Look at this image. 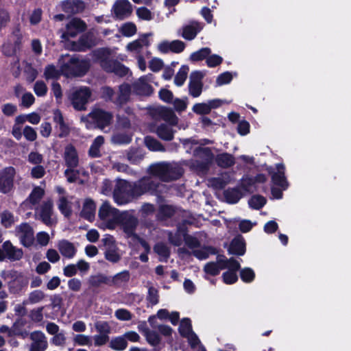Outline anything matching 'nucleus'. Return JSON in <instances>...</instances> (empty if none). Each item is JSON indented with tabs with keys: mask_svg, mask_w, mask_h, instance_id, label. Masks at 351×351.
<instances>
[{
	"mask_svg": "<svg viewBox=\"0 0 351 351\" xmlns=\"http://www.w3.org/2000/svg\"><path fill=\"white\" fill-rule=\"evenodd\" d=\"M136 15L142 20L150 21L153 19V14L145 7H141L136 10Z\"/></svg>",
	"mask_w": 351,
	"mask_h": 351,
	"instance_id": "6e6d98bb",
	"label": "nucleus"
},
{
	"mask_svg": "<svg viewBox=\"0 0 351 351\" xmlns=\"http://www.w3.org/2000/svg\"><path fill=\"white\" fill-rule=\"evenodd\" d=\"M128 346L127 341L123 336L117 337L111 339L110 347L117 351H121L126 348Z\"/></svg>",
	"mask_w": 351,
	"mask_h": 351,
	"instance_id": "4c0bfd02",
	"label": "nucleus"
},
{
	"mask_svg": "<svg viewBox=\"0 0 351 351\" xmlns=\"http://www.w3.org/2000/svg\"><path fill=\"white\" fill-rule=\"evenodd\" d=\"M121 34L127 37L134 35L136 32V27L132 23H125L120 28Z\"/></svg>",
	"mask_w": 351,
	"mask_h": 351,
	"instance_id": "09e8293b",
	"label": "nucleus"
},
{
	"mask_svg": "<svg viewBox=\"0 0 351 351\" xmlns=\"http://www.w3.org/2000/svg\"><path fill=\"white\" fill-rule=\"evenodd\" d=\"M210 53L211 50L210 48L204 47L191 53L190 59L192 61H199L205 58H207Z\"/></svg>",
	"mask_w": 351,
	"mask_h": 351,
	"instance_id": "a18cd8bd",
	"label": "nucleus"
},
{
	"mask_svg": "<svg viewBox=\"0 0 351 351\" xmlns=\"http://www.w3.org/2000/svg\"><path fill=\"white\" fill-rule=\"evenodd\" d=\"M104 143V137L98 136L93 141L89 149V154L92 157H98L100 155V147Z\"/></svg>",
	"mask_w": 351,
	"mask_h": 351,
	"instance_id": "ea45409f",
	"label": "nucleus"
},
{
	"mask_svg": "<svg viewBox=\"0 0 351 351\" xmlns=\"http://www.w3.org/2000/svg\"><path fill=\"white\" fill-rule=\"evenodd\" d=\"M57 246L63 256L71 258L75 254L76 249L75 246L66 240L60 241Z\"/></svg>",
	"mask_w": 351,
	"mask_h": 351,
	"instance_id": "7c9ffc66",
	"label": "nucleus"
},
{
	"mask_svg": "<svg viewBox=\"0 0 351 351\" xmlns=\"http://www.w3.org/2000/svg\"><path fill=\"white\" fill-rule=\"evenodd\" d=\"M223 104V101L219 99L209 100L206 103H197L193 106V111L198 114H208L212 109L219 107Z\"/></svg>",
	"mask_w": 351,
	"mask_h": 351,
	"instance_id": "6ab92c4d",
	"label": "nucleus"
},
{
	"mask_svg": "<svg viewBox=\"0 0 351 351\" xmlns=\"http://www.w3.org/2000/svg\"><path fill=\"white\" fill-rule=\"evenodd\" d=\"M23 134L24 135L25 138L29 141H34L37 138L36 130L29 125H26L24 128Z\"/></svg>",
	"mask_w": 351,
	"mask_h": 351,
	"instance_id": "338daca9",
	"label": "nucleus"
},
{
	"mask_svg": "<svg viewBox=\"0 0 351 351\" xmlns=\"http://www.w3.org/2000/svg\"><path fill=\"white\" fill-rule=\"evenodd\" d=\"M193 154L203 160L204 167L213 158V154L209 148L197 146V143H194Z\"/></svg>",
	"mask_w": 351,
	"mask_h": 351,
	"instance_id": "c756f323",
	"label": "nucleus"
},
{
	"mask_svg": "<svg viewBox=\"0 0 351 351\" xmlns=\"http://www.w3.org/2000/svg\"><path fill=\"white\" fill-rule=\"evenodd\" d=\"M179 331L182 336L187 338L192 348L195 349L197 346V351H206V349L199 344L197 335L192 331L190 319L185 318L181 321Z\"/></svg>",
	"mask_w": 351,
	"mask_h": 351,
	"instance_id": "0eeeda50",
	"label": "nucleus"
},
{
	"mask_svg": "<svg viewBox=\"0 0 351 351\" xmlns=\"http://www.w3.org/2000/svg\"><path fill=\"white\" fill-rule=\"evenodd\" d=\"M102 242L106 247V258L110 262L119 261L121 254L115 247L113 237L107 235L102 239Z\"/></svg>",
	"mask_w": 351,
	"mask_h": 351,
	"instance_id": "f3484780",
	"label": "nucleus"
},
{
	"mask_svg": "<svg viewBox=\"0 0 351 351\" xmlns=\"http://www.w3.org/2000/svg\"><path fill=\"white\" fill-rule=\"evenodd\" d=\"M59 62L61 64L62 73L66 76L84 75L90 66L87 60H80L69 55L63 56Z\"/></svg>",
	"mask_w": 351,
	"mask_h": 351,
	"instance_id": "20e7f679",
	"label": "nucleus"
},
{
	"mask_svg": "<svg viewBox=\"0 0 351 351\" xmlns=\"http://www.w3.org/2000/svg\"><path fill=\"white\" fill-rule=\"evenodd\" d=\"M15 174V169L12 167H5L0 171V192L7 193L12 189Z\"/></svg>",
	"mask_w": 351,
	"mask_h": 351,
	"instance_id": "1a4fd4ad",
	"label": "nucleus"
},
{
	"mask_svg": "<svg viewBox=\"0 0 351 351\" xmlns=\"http://www.w3.org/2000/svg\"><path fill=\"white\" fill-rule=\"evenodd\" d=\"M229 252L231 254L243 255L245 252V243L241 236L234 238L229 247Z\"/></svg>",
	"mask_w": 351,
	"mask_h": 351,
	"instance_id": "2f4dec72",
	"label": "nucleus"
},
{
	"mask_svg": "<svg viewBox=\"0 0 351 351\" xmlns=\"http://www.w3.org/2000/svg\"><path fill=\"white\" fill-rule=\"evenodd\" d=\"M243 194L239 189L227 190L225 192V197L228 202L231 204L237 203L242 197Z\"/></svg>",
	"mask_w": 351,
	"mask_h": 351,
	"instance_id": "37998d69",
	"label": "nucleus"
},
{
	"mask_svg": "<svg viewBox=\"0 0 351 351\" xmlns=\"http://www.w3.org/2000/svg\"><path fill=\"white\" fill-rule=\"evenodd\" d=\"M131 93V88L127 84H124L119 86V91L117 100L116 103L119 104H123L129 100L130 95Z\"/></svg>",
	"mask_w": 351,
	"mask_h": 351,
	"instance_id": "f704fd0d",
	"label": "nucleus"
},
{
	"mask_svg": "<svg viewBox=\"0 0 351 351\" xmlns=\"http://www.w3.org/2000/svg\"><path fill=\"white\" fill-rule=\"evenodd\" d=\"M64 158L68 167L75 168L78 165V156L76 149L72 145L65 147Z\"/></svg>",
	"mask_w": 351,
	"mask_h": 351,
	"instance_id": "cd10ccee",
	"label": "nucleus"
},
{
	"mask_svg": "<svg viewBox=\"0 0 351 351\" xmlns=\"http://www.w3.org/2000/svg\"><path fill=\"white\" fill-rule=\"evenodd\" d=\"M216 161L218 165L222 167H228L234 163V157L227 153L218 155L216 158Z\"/></svg>",
	"mask_w": 351,
	"mask_h": 351,
	"instance_id": "e433bc0d",
	"label": "nucleus"
},
{
	"mask_svg": "<svg viewBox=\"0 0 351 351\" xmlns=\"http://www.w3.org/2000/svg\"><path fill=\"white\" fill-rule=\"evenodd\" d=\"M131 136L125 134H117L112 138L113 143L116 144H128L131 141Z\"/></svg>",
	"mask_w": 351,
	"mask_h": 351,
	"instance_id": "bf43d9fd",
	"label": "nucleus"
},
{
	"mask_svg": "<svg viewBox=\"0 0 351 351\" xmlns=\"http://www.w3.org/2000/svg\"><path fill=\"white\" fill-rule=\"evenodd\" d=\"M232 80V75L230 72H225L218 76L216 83L218 86H222L228 84Z\"/></svg>",
	"mask_w": 351,
	"mask_h": 351,
	"instance_id": "774afa93",
	"label": "nucleus"
},
{
	"mask_svg": "<svg viewBox=\"0 0 351 351\" xmlns=\"http://www.w3.org/2000/svg\"><path fill=\"white\" fill-rule=\"evenodd\" d=\"M248 203L251 208L258 210L265 204L266 199L262 196L255 195L251 197Z\"/></svg>",
	"mask_w": 351,
	"mask_h": 351,
	"instance_id": "8fccbe9b",
	"label": "nucleus"
},
{
	"mask_svg": "<svg viewBox=\"0 0 351 351\" xmlns=\"http://www.w3.org/2000/svg\"><path fill=\"white\" fill-rule=\"evenodd\" d=\"M34 91L38 97H44L47 93V86L43 81L38 80L34 86Z\"/></svg>",
	"mask_w": 351,
	"mask_h": 351,
	"instance_id": "864d4df0",
	"label": "nucleus"
},
{
	"mask_svg": "<svg viewBox=\"0 0 351 351\" xmlns=\"http://www.w3.org/2000/svg\"><path fill=\"white\" fill-rule=\"evenodd\" d=\"M112 114L99 108L93 109L91 112L81 118V121L87 129L98 128L101 130L108 126L112 121Z\"/></svg>",
	"mask_w": 351,
	"mask_h": 351,
	"instance_id": "39448f33",
	"label": "nucleus"
},
{
	"mask_svg": "<svg viewBox=\"0 0 351 351\" xmlns=\"http://www.w3.org/2000/svg\"><path fill=\"white\" fill-rule=\"evenodd\" d=\"M24 72L26 76V80L29 83L35 80L38 73L37 70L33 68L31 65H27L25 67Z\"/></svg>",
	"mask_w": 351,
	"mask_h": 351,
	"instance_id": "052dcab7",
	"label": "nucleus"
},
{
	"mask_svg": "<svg viewBox=\"0 0 351 351\" xmlns=\"http://www.w3.org/2000/svg\"><path fill=\"white\" fill-rule=\"evenodd\" d=\"M58 208L65 217L70 216L71 213L69 202L64 196H62L59 199Z\"/></svg>",
	"mask_w": 351,
	"mask_h": 351,
	"instance_id": "49530a36",
	"label": "nucleus"
},
{
	"mask_svg": "<svg viewBox=\"0 0 351 351\" xmlns=\"http://www.w3.org/2000/svg\"><path fill=\"white\" fill-rule=\"evenodd\" d=\"M66 336L64 332H59L51 339V342L58 346H63L66 343Z\"/></svg>",
	"mask_w": 351,
	"mask_h": 351,
	"instance_id": "0e129e2a",
	"label": "nucleus"
},
{
	"mask_svg": "<svg viewBox=\"0 0 351 351\" xmlns=\"http://www.w3.org/2000/svg\"><path fill=\"white\" fill-rule=\"evenodd\" d=\"M85 23L79 19H73L66 25V30L62 34V38L69 39L75 37L78 33L86 29Z\"/></svg>",
	"mask_w": 351,
	"mask_h": 351,
	"instance_id": "2eb2a0df",
	"label": "nucleus"
},
{
	"mask_svg": "<svg viewBox=\"0 0 351 351\" xmlns=\"http://www.w3.org/2000/svg\"><path fill=\"white\" fill-rule=\"evenodd\" d=\"M156 133L160 138L167 141L171 140L173 136L172 129L165 124L160 125L156 129Z\"/></svg>",
	"mask_w": 351,
	"mask_h": 351,
	"instance_id": "58836bf2",
	"label": "nucleus"
},
{
	"mask_svg": "<svg viewBox=\"0 0 351 351\" xmlns=\"http://www.w3.org/2000/svg\"><path fill=\"white\" fill-rule=\"evenodd\" d=\"M169 239L170 242L175 245H180L183 239H184L186 244L191 248L195 247L199 245V241L196 238L192 236L185 235L180 232H177L174 235L169 233Z\"/></svg>",
	"mask_w": 351,
	"mask_h": 351,
	"instance_id": "412c9836",
	"label": "nucleus"
},
{
	"mask_svg": "<svg viewBox=\"0 0 351 351\" xmlns=\"http://www.w3.org/2000/svg\"><path fill=\"white\" fill-rule=\"evenodd\" d=\"M115 317L121 321H128L132 318V315L126 309L119 308L114 313Z\"/></svg>",
	"mask_w": 351,
	"mask_h": 351,
	"instance_id": "e2e57ef3",
	"label": "nucleus"
},
{
	"mask_svg": "<svg viewBox=\"0 0 351 351\" xmlns=\"http://www.w3.org/2000/svg\"><path fill=\"white\" fill-rule=\"evenodd\" d=\"M44 194L45 191L42 188L39 186L34 188L28 198L21 204V208L23 210L35 209V206L39 203Z\"/></svg>",
	"mask_w": 351,
	"mask_h": 351,
	"instance_id": "4468645a",
	"label": "nucleus"
},
{
	"mask_svg": "<svg viewBox=\"0 0 351 351\" xmlns=\"http://www.w3.org/2000/svg\"><path fill=\"white\" fill-rule=\"evenodd\" d=\"M17 233L21 243L25 246H29L34 241V232L28 223H22L17 227Z\"/></svg>",
	"mask_w": 351,
	"mask_h": 351,
	"instance_id": "4be33fe9",
	"label": "nucleus"
},
{
	"mask_svg": "<svg viewBox=\"0 0 351 351\" xmlns=\"http://www.w3.org/2000/svg\"><path fill=\"white\" fill-rule=\"evenodd\" d=\"M153 81V75L148 74L141 77L132 84L133 92L138 95H149L152 93L150 83Z\"/></svg>",
	"mask_w": 351,
	"mask_h": 351,
	"instance_id": "9d476101",
	"label": "nucleus"
},
{
	"mask_svg": "<svg viewBox=\"0 0 351 351\" xmlns=\"http://www.w3.org/2000/svg\"><path fill=\"white\" fill-rule=\"evenodd\" d=\"M154 252L159 256L160 261H167V258L169 256V250L165 244L158 243L154 247Z\"/></svg>",
	"mask_w": 351,
	"mask_h": 351,
	"instance_id": "c9c22d12",
	"label": "nucleus"
},
{
	"mask_svg": "<svg viewBox=\"0 0 351 351\" xmlns=\"http://www.w3.org/2000/svg\"><path fill=\"white\" fill-rule=\"evenodd\" d=\"M157 49L162 53L182 52L185 48V44L181 40H174L169 41L167 40L160 42L157 45Z\"/></svg>",
	"mask_w": 351,
	"mask_h": 351,
	"instance_id": "ddd939ff",
	"label": "nucleus"
},
{
	"mask_svg": "<svg viewBox=\"0 0 351 351\" xmlns=\"http://www.w3.org/2000/svg\"><path fill=\"white\" fill-rule=\"evenodd\" d=\"M230 182V177L227 173L222 174L219 178H213L208 180V186L220 189Z\"/></svg>",
	"mask_w": 351,
	"mask_h": 351,
	"instance_id": "473e14b6",
	"label": "nucleus"
},
{
	"mask_svg": "<svg viewBox=\"0 0 351 351\" xmlns=\"http://www.w3.org/2000/svg\"><path fill=\"white\" fill-rule=\"evenodd\" d=\"M202 25L197 22H193L182 28V36L189 40L194 39L202 29Z\"/></svg>",
	"mask_w": 351,
	"mask_h": 351,
	"instance_id": "bb28decb",
	"label": "nucleus"
},
{
	"mask_svg": "<svg viewBox=\"0 0 351 351\" xmlns=\"http://www.w3.org/2000/svg\"><path fill=\"white\" fill-rule=\"evenodd\" d=\"M152 34H147L130 43L126 46V50L130 52L136 53V55L141 54V50L144 46L148 47L149 41L147 38Z\"/></svg>",
	"mask_w": 351,
	"mask_h": 351,
	"instance_id": "b1692460",
	"label": "nucleus"
},
{
	"mask_svg": "<svg viewBox=\"0 0 351 351\" xmlns=\"http://www.w3.org/2000/svg\"><path fill=\"white\" fill-rule=\"evenodd\" d=\"M32 343L29 351H45L48 346L47 338L41 331H34L31 333Z\"/></svg>",
	"mask_w": 351,
	"mask_h": 351,
	"instance_id": "a211bd4d",
	"label": "nucleus"
},
{
	"mask_svg": "<svg viewBox=\"0 0 351 351\" xmlns=\"http://www.w3.org/2000/svg\"><path fill=\"white\" fill-rule=\"evenodd\" d=\"M99 217L103 228L114 229L119 225L128 237H134L138 219L130 211L119 212L108 202H104L99 209Z\"/></svg>",
	"mask_w": 351,
	"mask_h": 351,
	"instance_id": "f03ea898",
	"label": "nucleus"
},
{
	"mask_svg": "<svg viewBox=\"0 0 351 351\" xmlns=\"http://www.w3.org/2000/svg\"><path fill=\"white\" fill-rule=\"evenodd\" d=\"M149 305L153 306L158 303L159 296L158 290L154 287H149L148 289V295L147 298Z\"/></svg>",
	"mask_w": 351,
	"mask_h": 351,
	"instance_id": "5fc2aeb1",
	"label": "nucleus"
},
{
	"mask_svg": "<svg viewBox=\"0 0 351 351\" xmlns=\"http://www.w3.org/2000/svg\"><path fill=\"white\" fill-rule=\"evenodd\" d=\"M152 114L155 119H162L171 125H175L178 123V117L174 112L169 108L157 107L152 111Z\"/></svg>",
	"mask_w": 351,
	"mask_h": 351,
	"instance_id": "dca6fc26",
	"label": "nucleus"
},
{
	"mask_svg": "<svg viewBox=\"0 0 351 351\" xmlns=\"http://www.w3.org/2000/svg\"><path fill=\"white\" fill-rule=\"evenodd\" d=\"M61 65V64L60 63ZM62 73L61 70H58L53 65L50 64L45 67L44 71V76L46 80H56L58 79L60 73Z\"/></svg>",
	"mask_w": 351,
	"mask_h": 351,
	"instance_id": "c03bdc74",
	"label": "nucleus"
},
{
	"mask_svg": "<svg viewBox=\"0 0 351 351\" xmlns=\"http://www.w3.org/2000/svg\"><path fill=\"white\" fill-rule=\"evenodd\" d=\"M114 16L120 20L129 17L132 13V5L128 0H116L112 8Z\"/></svg>",
	"mask_w": 351,
	"mask_h": 351,
	"instance_id": "9b49d317",
	"label": "nucleus"
},
{
	"mask_svg": "<svg viewBox=\"0 0 351 351\" xmlns=\"http://www.w3.org/2000/svg\"><path fill=\"white\" fill-rule=\"evenodd\" d=\"M73 341L75 345L80 346H90L92 345V337L83 334L75 335Z\"/></svg>",
	"mask_w": 351,
	"mask_h": 351,
	"instance_id": "79ce46f5",
	"label": "nucleus"
},
{
	"mask_svg": "<svg viewBox=\"0 0 351 351\" xmlns=\"http://www.w3.org/2000/svg\"><path fill=\"white\" fill-rule=\"evenodd\" d=\"M34 101V96L31 93H25L21 97V105L25 108H29Z\"/></svg>",
	"mask_w": 351,
	"mask_h": 351,
	"instance_id": "13d9d810",
	"label": "nucleus"
},
{
	"mask_svg": "<svg viewBox=\"0 0 351 351\" xmlns=\"http://www.w3.org/2000/svg\"><path fill=\"white\" fill-rule=\"evenodd\" d=\"M96 212V204L91 199H86L83 204L81 216L91 221L94 219Z\"/></svg>",
	"mask_w": 351,
	"mask_h": 351,
	"instance_id": "c85d7f7f",
	"label": "nucleus"
},
{
	"mask_svg": "<svg viewBox=\"0 0 351 351\" xmlns=\"http://www.w3.org/2000/svg\"><path fill=\"white\" fill-rule=\"evenodd\" d=\"M231 267L223 274V282L230 285L234 283L237 279V271L239 265H230Z\"/></svg>",
	"mask_w": 351,
	"mask_h": 351,
	"instance_id": "72a5a7b5",
	"label": "nucleus"
},
{
	"mask_svg": "<svg viewBox=\"0 0 351 351\" xmlns=\"http://www.w3.org/2000/svg\"><path fill=\"white\" fill-rule=\"evenodd\" d=\"M266 179L263 174H258L254 178H244L241 183V188L245 192H252L255 189L256 183H263Z\"/></svg>",
	"mask_w": 351,
	"mask_h": 351,
	"instance_id": "a878e982",
	"label": "nucleus"
},
{
	"mask_svg": "<svg viewBox=\"0 0 351 351\" xmlns=\"http://www.w3.org/2000/svg\"><path fill=\"white\" fill-rule=\"evenodd\" d=\"M111 54L112 51L108 48H101L94 51V56L104 70L119 76L126 75L129 73V69L117 61L110 60Z\"/></svg>",
	"mask_w": 351,
	"mask_h": 351,
	"instance_id": "7ed1b4c3",
	"label": "nucleus"
},
{
	"mask_svg": "<svg viewBox=\"0 0 351 351\" xmlns=\"http://www.w3.org/2000/svg\"><path fill=\"white\" fill-rule=\"evenodd\" d=\"M1 222L4 227H10L14 223V215L7 210L3 212L1 214Z\"/></svg>",
	"mask_w": 351,
	"mask_h": 351,
	"instance_id": "603ef678",
	"label": "nucleus"
},
{
	"mask_svg": "<svg viewBox=\"0 0 351 351\" xmlns=\"http://www.w3.org/2000/svg\"><path fill=\"white\" fill-rule=\"evenodd\" d=\"M97 44V38L93 33L89 32L82 36L79 40L78 43L73 45V49L76 51H85Z\"/></svg>",
	"mask_w": 351,
	"mask_h": 351,
	"instance_id": "5701e85b",
	"label": "nucleus"
},
{
	"mask_svg": "<svg viewBox=\"0 0 351 351\" xmlns=\"http://www.w3.org/2000/svg\"><path fill=\"white\" fill-rule=\"evenodd\" d=\"M3 250L5 252V257L11 261L20 260L23 256V252L21 249L14 247L9 241L3 244Z\"/></svg>",
	"mask_w": 351,
	"mask_h": 351,
	"instance_id": "393cba45",
	"label": "nucleus"
},
{
	"mask_svg": "<svg viewBox=\"0 0 351 351\" xmlns=\"http://www.w3.org/2000/svg\"><path fill=\"white\" fill-rule=\"evenodd\" d=\"M53 202L51 199L44 201L35 208L36 219L41 220L45 225L52 226L57 223V219L53 210Z\"/></svg>",
	"mask_w": 351,
	"mask_h": 351,
	"instance_id": "423d86ee",
	"label": "nucleus"
},
{
	"mask_svg": "<svg viewBox=\"0 0 351 351\" xmlns=\"http://www.w3.org/2000/svg\"><path fill=\"white\" fill-rule=\"evenodd\" d=\"M285 166L282 164H277L275 172H270L271 173V180L274 185L282 188V190H286L288 188L289 184L285 176Z\"/></svg>",
	"mask_w": 351,
	"mask_h": 351,
	"instance_id": "aec40b11",
	"label": "nucleus"
},
{
	"mask_svg": "<svg viewBox=\"0 0 351 351\" xmlns=\"http://www.w3.org/2000/svg\"><path fill=\"white\" fill-rule=\"evenodd\" d=\"M149 172L152 176L143 178L134 184L124 180H117L113 192L114 202L119 205L125 204L146 192L158 191L154 177L169 181L179 178L183 170L176 163L160 162L151 165Z\"/></svg>",
	"mask_w": 351,
	"mask_h": 351,
	"instance_id": "f257e3e1",
	"label": "nucleus"
},
{
	"mask_svg": "<svg viewBox=\"0 0 351 351\" xmlns=\"http://www.w3.org/2000/svg\"><path fill=\"white\" fill-rule=\"evenodd\" d=\"M204 73L201 71H193L189 77V94L193 97H199L202 91V79Z\"/></svg>",
	"mask_w": 351,
	"mask_h": 351,
	"instance_id": "f8f14e48",
	"label": "nucleus"
},
{
	"mask_svg": "<svg viewBox=\"0 0 351 351\" xmlns=\"http://www.w3.org/2000/svg\"><path fill=\"white\" fill-rule=\"evenodd\" d=\"M189 71V69L188 66L183 65L180 67L174 79L176 85L181 86L184 84L187 77Z\"/></svg>",
	"mask_w": 351,
	"mask_h": 351,
	"instance_id": "a19ab883",
	"label": "nucleus"
},
{
	"mask_svg": "<svg viewBox=\"0 0 351 351\" xmlns=\"http://www.w3.org/2000/svg\"><path fill=\"white\" fill-rule=\"evenodd\" d=\"M145 143L147 147L152 151H162V145L155 138L147 136L145 138Z\"/></svg>",
	"mask_w": 351,
	"mask_h": 351,
	"instance_id": "de8ad7c7",
	"label": "nucleus"
},
{
	"mask_svg": "<svg viewBox=\"0 0 351 351\" xmlns=\"http://www.w3.org/2000/svg\"><path fill=\"white\" fill-rule=\"evenodd\" d=\"M222 61L223 58L219 55H209L206 58V64L208 67H215L219 65Z\"/></svg>",
	"mask_w": 351,
	"mask_h": 351,
	"instance_id": "680f3d73",
	"label": "nucleus"
},
{
	"mask_svg": "<svg viewBox=\"0 0 351 351\" xmlns=\"http://www.w3.org/2000/svg\"><path fill=\"white\" fill-rule=\"evenodd\" d=\"M90 90L87 87H81L73 90L70 99L73 108L77 110H85V106L90 97Z\"/></svg>",
	"mask_w": 351,
	"mask_h": 351,
	"instance_id": "6e6552de",
	"label": "nucleus"
},
{
	"mask_svg": "<svg viewBox=\"0 0 351 351\" xmlns=\"http://www.w3.org/2000/svg\"><path fill=\"white\" fill-rule=\"evenodd\" d=\"M127 158L132 163H137L142 159L143 154L138 149H132L128 152Z\"/></svg>",
	"mask_w": 351,
	"mask_h": 351,
	"instance_id": "69168bd1",
	"label": "nucleus"
},
{
	"mask_svg": "<svg viewBox=\"0 0 351 351\" xmlns=\"http://www.w3.org/2000/svg\"><path fill=\"white\" fill-rule=\"evenodd\" d=\"M145 337L149 343L152 346H156L160 342V337L158 334L149 329H145Z\"/></svg>",
	"mask_w": 351,
	"mask_h": 351,
	"instance_id": "3c124183",
	"label": "nucleus"
},
{
	"mask_svg": "<svg viewBox=\"0 0 351 351\" xmlns=\"http://www.w3.org/2000/svg\"><path fill=\"white\" fill-rule=\"evenodd\" d=\"M255 274L254 271L249 268L245 267L241 271V278L245 282H250L254 278Z\"/></svg>",
	"mask_w": 351,
	"mask_h": 351,
	"instance_id": "4d7b16f0",
	"label": "nucleus"
}]
</instances>
